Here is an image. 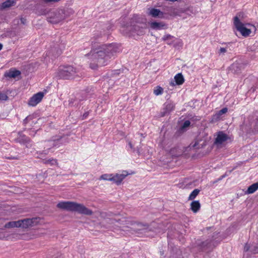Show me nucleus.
Listing matches in <instances>:
<instances>
[{"label":"nucleus","mask_w":258,"mask_h":258,"mask_svg":"<svg viewBox=\"0 0 258 258\" xmlns=\"http://www.w3.org/2000/svg\"><path fill=\"white\" fill-rule=\"evenodd\" d=\"M44 3L48 4V3H54L56 2H58L60 0H42Z\"/></svg>","instance_id":"4c0bfd02"},{"label":"nucleus","mask_w":258,"mask_h":258,"mask_svg":"<svg viewBox=\"0 0 258 258\" xmlns=\"http://www.w3.org/2000/svg\"><path fill=\"white\" fill-rule=\"evenodd\" d=\"M243 66L242 63L235 62L231 65L230 69L234 73H238L243 68Z\"/></svg>","instance_id":"f8f14e48"},{"label":"nucleus","mask_w":258,"mask_h":258,"mask_svg":"<svg viewBox=\"0 0 258 258\" xmlns=\"http://www.w3.org/2000/svg\"><path fill=\"white\" fill-rule=\"evenodd\" d=\"M17 142L21 144H28L30 142V139L25 135L19 134V136L16 140Z\"/></svg>","instance_id":"f3484780"},{"label":"nucleus","mask_w":258,"mask_h":258,"mask_svg":"<svg viewBox=\"0 0 258 258\" xmlns=\"http://www.w3.org/2000/svg\"><path fill=\"white\" fill-rule=\"evenodd\" d=\"M228 136L224 133L223 132H219L218 133L217 137L215 141V144L220 145L222 144L228 139Z\"/></svg>","instance_id":"9d476101"},{"label":"nucleus","mask_w":258,"mask_h":258,"mask_svg":"<svg viewBox=\"0 0 258 258\" xmlns=\"http://www.w3.org/2000/svg\"><path fill=\"white\" fill-rule=\"evenodd\" d=\"M198 246L199 247L200 249L202 250H205L208 249L211 245V241L209 240H207L202 242H198L197 243Z\"/></svg>","instance_id":"ddd939ff"},{"label":"nucleus","mask_w":258,"mask_h":258,"mask_svg":"<svg viewBox=\"0 0 258 258\" xmlns=\"http://www.w3.org/2000/svg\"><path fill=\"white\" fill-rule=\"evenodd\" d=\"M190 122L189 120H185L183 122V124H182V125L181 126V128L182 129L186 128L187 127H188V126H189L190 125Z\"/></svg>","instance_id":"f704fd0d"},{"label":"nucleus","mask_w":258,"mask_h":258,"mask_svg":"<svg viewBox=\"0 0 258 258\" xmlns=\"http://www.w3.org/2000/svg\"><path fill=\"white\" fill-rule=\"evenodd\" d=\"M176 85H180L182 84L184 82V79L181 73H178L174 77Z\"/></svg>","instance_id":"aec40b11"},{"label":"nucleus","mask_w":258,"mask_h":258,"mask_svg":"<svg viewBox=\"0 0 258 258\" xmlns=\"http://www.w3.org/2000/svg\"><path fill=\"white\" fill-rule=\"evenodd\" d=\"M44 93L39 92L34 95L29 100L28 104L30 106H34L39 103L44 97Z\"/></svg>","instance_id":"0eeeda50"},{"label":"nucleus","mask_w":258,"mask_h":258,"mask_svg":"<svg viewBox=\"0 0 258 258\" xmlns=\"http://www.w3.org/2000/svg\"><path fill=\"white\" fill-rule=\"evenodd\" d=\"M250 252L252 253H258V244L251 245Z\"/></svg>","instance_id":"c756f323"},{"label":"nucleus","mask_w":258,"mask_h":258,"mask_svg":"<svg viewBox=\"0 0 258 258\" xmlns=\"http://www.w3.org/2000/svg\"><path fill=\"white\" fill-rule=\"evenodd\" d=\"M105 33H103V34H102V33H96L95 34H94V38L95 40H97L99 38L102 37V36L103 35H104Z\"/></svg>","instance_id":"c9c22d12"},{"label":"nucleus","mask_w":258,"mask_h":258,"mask_svg":"<svg viewBox=\"0 0 258 258\" xmlns=\"http://www.w3.org/2000/svg\"><path fill=\"white\" fill-rule=\"evenodd\" d=\"M200 190L198 189H194L191 193L190 194L188 197V200H194L199 194Z\"/></svg>","instance_id":"bb28decb"},{"label":"nucleus","mask_w":258,"mask_h":258,"mask_svg":"<svg viewBox=\"0 0 258 258\" xmlns=\"http://www.w3.org/2000/svg\"><path fill=\"white\" fill-rule=\"evenodd\" d=\"M61 53V50L57 45L51 47L50 49L48 51L47 55L48 56H52L55 57L59 55Z\"/></svg>","instance_id":"9b49d317"},{"label":"nucleus","mask_w":258,"mask_h":258,"mask_svg":"<svg viewBox=\"0 0 258 258\" xmlns=\"http://www.w3.org/2000/svg\"><path fill=\"white\" fill-rule=\"evenodd\" d=\"M149 15L153 17L162 18L163 16V13L159 9L152 8L150 10Z\"/></svg>","instance_id":"4468645a"},{"label":"nucleus","mask_w":258,"mask_h":258,"mask_svg":"<svg viewBox=\"0 0 258 258\" xmlns=\"http://www.w3.org/2000/svg\"><path fill=\"white\" fill-rule=\"evenodd\" d=\"M57 207L59 209L65 210L68 211L76 212L79 214L91 215L93 212L89 209L84 205L74 202H61L57 205Z\"/></svg>","instance_id":"f03ea898"},{"label":"nucleus","mask_w":258,"mask_h":258,"mask_svg":"<svg viewBox=\"0 0 258 258\" xmlns=\"http://www.w3.org/2000/svg\"><path fill=\"white\" fill-rule=\"evenodd\" d=\"M127 221L125 218H122L121 219H113L111 220V224H114L115 222H118L120 224H128L127 222Z\"/></svg>","instance_id":"a878e982"},{"label":"nucleus","mask_w":258,"mask_h":258,"mask_svg":"<svg viewBox=\"0 0 258 258\" xmlns=\"http://www.w3.org/2000/svg\"><path fill=\"white\" fill-rule=\"evenodd\" d=\"M21 22L23 24H25L26 22V19L24 18H21Z\"/></svg>","instance_id":"79ce46f5"},{"label":"nucleus","mask_w":258,"mask_h":258,"mask_svg":"<svg viewBox=\"0 0 258 258\" xmlns=\"http://www.w3.org/2000/svg\"><path fill=\"white\" fill-rule=\"evenodd\" d=\"M8 99V97L6 94L0 92V100H7Z\"/></svg>","instance_id":"473e14b6"},{"label":"nucleus","mask_w":258,"mask_h":258,"mask_svg":"<svg viewBox=\"0 0 258 258\" xmlns=\"http://www.w3.org/2000/svg\"><path fill=\"white\" fill-rule=\"evenodd\" d=\"M148 27L147 24L144 19L134 18L131 22L130 26L126 28L125 33L130 31L132 35L137 34L142 36L145 34L146 29Z\"/></svg>","instance_id":"7ed1b4c3"},{"label":"nucleus","mask_w":258,"mask_h":258,"mask_svg":"<svg viewBox=\"0 0 258 258\" xmlns=\"http://www.w3.org/2000/svg\"><path fill=\"white\" fill-rule=\"evenodd\" d=\"M250 249H251V246H250V245L248 244V243H246L244 246V251L246 252L249 250L250 251Z\"/></svg>","instance_id":"58836bf2"},{"label":"nucleus","mask_w":258,"mask_h":258,"mask_svg":"<svg viewBox=\"0 0 258 258\" xmlns=\"http://www.w3.org/2000/svg\"><path fill=\"white\" fill-rule=\"evenodd\" d=\"M3 48V45L2 44L0 43V50H2Z\"/></svg>","instance_id":"c03bdc74"},{"label":"nucleus","mask_w":258,"mask_h":258,"mask_svg":"<svg viewBox=\"0 0 258 258\" xmlns=\"http://www.w3.org/2000/svg\"><path fill=\"white\" fill-rule=\"evenodd\" d=\"M241 128L242 129V131H243V129H244V125H241Z\"/></svg>","instance_id":"49530a36"},{"label":"nucleus","mask_w":258,"mask_h":258,"mask_svg":"<svg viewBox=\"0 0 258 258\" xmlns=\"http://www.w3.org/2000/svg\"><path fill=\"white\" fill-rule=\"evenodd\" d=\"M32 119H33L32 116H31V115L28 116L23 120L24 124H26L29 121L31 120Z\"/></svg>","instance_id":"72a5a7b5"},{"label":"nucleus","mask_w":258,"mask_h":258,"mask_svg":"<svg viewBox=\"0 0 258 258\" xmlns=\"http://www.w3.org/2000/svg\"><path fill=\"white\" fill-rule=\"evenodd\" d=\"M119 51V47L115 43L104 44L92 48L91 51L85 54L91 60L90 67L93 70L107 64L108 60Z\"/></svg>","instance_id":"f257e3e1"},{"label":"nucleus","mask_w":258,"mask_h":258,"mask_svg":"<svg viewBox=\"0 0 258 258\" xmlns=\"http://www.w3.org/2000/svg\"><path fill=\"white\" fill-rule=\"evenodd\" d=\"M16 2L14 0H7L2 4L1 9L3 10L10 8L14 6Z\"/></svg>","instance_id":"6ab92c4d"},{"label":"nucleus","mask_w":258,"mask_h":258,"mask_svg":"<svg viewBox=\"0 0 258 258\" xmlns=\"http://www.w3.org/2000/svg\"><path fill=\"white\" fill-rule=\"evenodd\" d=\"M127 175L126 174H116L115 176H113L111 178H110V180L113 181L117 184H119L122 180L125 178V177Z\"/></svg>","instance_id":"dca6fc26"},{"label":"nucleus","mask_w":258,"mask_h":258,"mask_svg":"<svg viewBox=\"0 0 258 258\" xmlns=\"http://www.w3.org/2000/svg\"><path fill=\"white\" fill-rule=\"evenodd\" d=\"M89 111L85 112L82 116V119L86 118L89 115Z\"/></svg>","instance_id":"ea45409f"},{"label":"nucleus","mask_w":258,"mask_h":258,"mask_svg":"<svg viewBox=\"0 0 258 258\" xmlns=\"http://www.w3.org/2000/svg\"><path fill=\"white\" fill-rule=\"evenodd\" d=\"M130 224L131 225L137 226V227L133 228V230L134 232L138 233H141V231H142L147 230L149 227V224L147 223H142L136 222H131Z\"/></svg>","instance_id":"1a4fd4ad"},{"label":"nucleus","mask_w":258,"mask_h":258,"mask_svg":"<svg viewBox=\"0 0 258 258\" xmlns=\"http://www.w3.org/2000/svg\"><path fill=\"white\" fill-rule=\"evenodd\" d=\"M104 176H105V175H102L101 177L103 178L104 179H106V178L104 177Z\"/></svg>","instance_id":"a18cd8bd"},{"label":"nucleus","mask_w":258,"mask_h":258,"mask_svg":"<svg viewBox=\"0 0 258 258\" xmlns=\"http://www.w3.org/2000/svg\"><path fill=\"white\" fill-rule=\"evenodd\" d=\"M228 111V109L226 107H224L221 109L220 111H219L218 113H217V115L218 116H220L222 115L223 114L226 113Z\"/></svg>","instance_id":"7c9ffc66"},{"label":"nucleus","mask_w":258,"mask_h":258,"mask_svg":"<svg viewBox=\"0 0 258 258\" xmlns=\"http://www.w3.org/2000/svg\"><path fill=\"white\" fill-rule=\"evenodd\" d=\"M170 84H171V85H174V83H173V82H171Z\"/></svg>","instance_id":"de8ad7c7"},{"label":"nucleus","mask_w":258,"mask_h":258,"mask_svg":"<svg viewBox=\"0 0 258 258\" xmlns=\"http://www.w3.org/2000/svg\"><path fill=\"white\" fill-rule=\"evenodd\" d=\"M76 73V69L71 66L60 67L57 76L60 79H70Z\"/></svg>","instance_id":"20e7f679"},{"label":"nucleus","mask_w":258,"mask_h":258,"mask_svg":"<svg viewBox=\"0 0 258 258\" xmlns=\"http://www.w3.org/2000/svg\"><path fill=\"white\" fill-rule=\"evenodd\" d=\"M163 89L160 86H157L156 88L154 90V93L156 95H159L163 93Z\"/></svg>","instance_id":"cd10ccee"},{"label":"nucleus","mask_w":258,"mask_h":258,"mask_svg":"<svg viewBox=\"0 0 258 258\" xmlns=\"http://www.w3.org/2000/svg\"><path fill=\"white\" fill-rule=\"evenodd\" d=\"M75 101H76L75 98H73L70 99L69 100V106L70 107H72L73 106H74V103H75Z\"/></svg>","instance_id":"e433bc0d"},{"label":"nucleus","mask_w":258,"mask_h":258,"mask_svg":"<svg viewBox=\"0 0 258 258\" xmlns=\"http://www.w3.org/2000/svg\"><path fill=\"white\" fill-rule=\"evenodd\" d=\"M21 72L18 70H10L8 72L5 73V77L10 78H15L20 75Z\"/></svg>","instance_id":"2eb2a0df"},{"label":"nucleus","mask_w":258,"mask_h":258,"mask_svg":"<svg viewBox=\"0 0 258 258\" xmlns=\"http://www.w3.org/2000/svg\"><path fill=\"white\" fill-rule=\"evenodd\" d=\"M164 105V106L160 112V115L162 117L169 114L171 111L174 110L175 108L174 104L170 101H166Z\"/></svg>","instance_id":"6e6552de"},{"label":"nucleus","mask_w":258,"mask_h":258,"mask_svg":"<svg viewBox=\"0 0 258 258\" xmlns=\"http://www.w3.org/2000/svg\"><path fill=\"white\" fill-rule=\"evenodd\" d=\"M234 25L236 28L237 30L239 31L242 36L247 37L251 33V30L247 29L244 26V24L240 22L239 19L237 16L234 18Z\"/></svg>","instance_id":"39448f33"},{"label":"nucleus","mask_w":258,"mask_h":258,"mask_svg":"<svg viewBox=\"0 0 258 258\" xmlns=\"http://www.w3.org/2000/svg\"><path fill=\"white\" fill-rule=\"evenodd\" d=\"M258 189V182L250 185L246 191V194H251L254 192Z\"/></svg>","instance_id":"412c9836"},{"label":"nucleus","mask_w":258,"mask_h":258,"mask_svg":"<svg viewBox=\"0 0 258 258\" xmlns=\"http://www.w3.org/2000/svg\"><path fill=\"white\" fill-rule=\"evenodd\" d=\"M173 38H174V37L173 36H171L169 34H167V35H164L162 37V39L164 41H166V43L170 45L172 44V42H173Z\"/></svg>","instance_id":"b1692460"},{"label":"nucleus","mask_w":258,"mask_h":258,"mask_svg":"<svg viewBox=\"0 0 258 258\" xmlns=\"http://www.w3.org/2000/svg\"><path fill=\"white\" fill-rule=\"evenodd\" d=\"M226 51V50L225 48L221 47L220 49V53H225Z\"/></svg>","instance_id":"a19ab883"},{"label":"nucleus","mask_w":258,"mask_h":258,"mask_svg":"<svg viewBox=\"0 0 258 258\" xmlns=\"http://www.w3.org/2000/svg\"><path fill=\"white\" fill-rule=\"evenodd\" d=\"M166 11L170 16H176L178 14V10L172 7L167 8Z\"/></svg>","instance_id":"393cba45"},{"label":"nucleus","mask_w":258,"mask_h":258,"mask_svg":"<svg viewBox=\"0 0 258 258\" xmlns=\"http://www.w3.org/2000/svg\"><path fill=\"white\" fill-rule=\"evenodd\" d=\"M252 131L254 133L258 132V118L255 120L253 129Z\"/></svg>","instance_id":"2f4dec72"},{"label":"nucleus","mask_w":258,"mask_h":258,"mask_svg":"<svg viewBox=\"0 0 258 258\" xmlns=\"http://www.w3.org/2000/svg\"><path fill=\"white\" fill-rule=\"evenodd\" d=\"M18 224V221H11L7 223H6L5 226L4 228H14V227H19L20 225Z\"/></svg>","instance_id":"5701e85b"},{"label":"nucleus","mask_w":258,"mask_h":258,"mask_svg":"<svg viewBox=\"0 0 258 258\" xmlns=\"http://www.w3.org/2000/svg\"><path fill=\"white\" fill-rule=\"evenodd\" d=\"M128 145H129L130 148L131 149H132L133 147V145H132V143L131 142H128Z\"/></svg>","instance_id":"37998d69"},{"label":"nucleus","mask_w":258,"mask_h":258,"mask_svg":"<svg viewBox=\"0 0 258 258\" xmlns=\"http://www.w3.org/2000/svg\"><path fill=\"white\" fill-rule=\"evenodd\" d=\"M38 222L37 218L32 219H24L22 220H18V224L20 225L19 227L27 229L29 227L36 225Z\"/></svg>","instance_id":"423d86ee"},{"label":"nucleus","mask_w":258,"mask_h":258,"mask_svg":"<svg viewBox=\"0 0 258 258\" xmlns=\"http://www.w3.org/2000/svg\"><path fill=\"white\" fill-rule=\"evenodd\" d=\"M165 26V24L161 22H153L150 24L151 27L153 29H160Z\"/></svg>","instance_id":"4be33fe9"},{"label":"nucleus","mask_w":258,"mask_h":258,"mask_svg":"<svg viewBox=\"0 0 258 258\" xmlns=\"http://www.w3.org/2000/svg\"><path fill=\"white\" fill-rule=\"evenodd\" d=\"M44 164H50L51 165H53L54 164H57V161L55 159H51L48 160H45L43 161Z\"/></svg>","instance_id":"c85d7f7f"},{"label":"nucleus","mask_w":258,"mask_h":258,"mask_svg":"<svg viewBox=\"0 0 258 258\" xmlns=\"http://www.w3.org/2000/svg\"><path fill=\"white\" fill-rule=\"evenodd\" d=\"M201 208V204L199 201H194L190 204V209L194 213H197Z\"/></svg>","instance_id":"a211bd4d"}]
</instances>
